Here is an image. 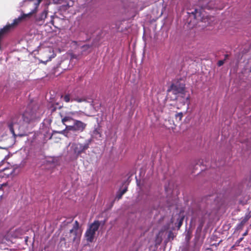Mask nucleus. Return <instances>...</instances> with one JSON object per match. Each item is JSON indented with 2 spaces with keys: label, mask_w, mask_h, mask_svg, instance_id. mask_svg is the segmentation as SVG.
<instances>
[{
  "label": "nucleus",
  "mask_w": 251,
  "mask_h": 251,
  "mask_svg": "<svg viewBox=\"0 0 251 251\" xmlns=\"http://www.w3.org/2000/svg\"><path fill=\"white\" fill-rule=\"evenodd\" d=\"M100 225V223L99 221L95 220L89 226L84 234V237L87 242H94L96 232L98 230Z\"/></svg>",
  "instance_id": "423d86ee"
},
{
  "label": "nucleus",
  "mask_w": 251,
  "mask_h": 251,
  "mask_svg": "<svg viewBox=\"0 0 251 251\" xmlns=\"http://www.w3.org/2000/svg\"><path fill=\"white\" fill-rule=\"evenodd\" d=\"M183 221V218H181L179 220L178 224V226H178V228H179L181 226V225L182 224Z\"/></svg>",
  "instance_id": "6ab92c4d"
},
{
  "label": "nucleus",
  "mask_w": 251,
  "mask_h": 251,
  "mask_svg": "<svg viewBox=\"0 0 251 251\" xmlns=\"http://www.w3.org/2000/svg\"><path fill=\"white\" fill-rule=\"evenodd\" d=\"M173 89V83L171 84L170 86L169 89H168V91H170Z\"/></svg>",
  "instance_id": "5701e85b"
},
{
  "label": "nucleus",
  "mask_w": 251,
  "mask_h": 251,
  "mask_svg": "<svg viewBox=\"0 0 251 251\" xmlns=\"http://www.w3.org/2000/svg\"><path fill=\"white\" fill-rule=\"evenodd\" d=\"M19 117H20L19 115H15V116L12 119L11 123H10L8 125V127H9L10 132H11V133H12L14 135H15V133H14V128H13V124L17 123L18 120L17 119L19 118Z\"/></svg>",
  "instance_id": "1a4fd4ad"
},
{
  "label": "nucleus",
  "mask_w": 251,
  "mask_h": 251,
  "mask_svg": "<svg viewBox=\"0 0 251 251\" xmlns=\"http://www.w3.org/2000/svg\"><path fill=\"white\" fill-rule=\"evenodd\" d=\"M93 134L95 136H96V135H99V137H100L101 136V134L99 131V129H98V128H95L93 131Z\"/></svg>",
  "instance_id": "a211bd4d"
},
{
  "label": "nucleus",
  "mask_w": 251,
  "mask_h": 251,
  "mask_svg": "<svg viewBox=\"0 0 251 251\" xmlns=\"http://www.w3.org/2000/svg\"><path fill=\"white\" fill-rule=\"evenodd\" d=\"M202 214L203 215V216H205L206 214H208L209 215H210V213H208L207 211H206V212L204 211V212H202Z\"/></svg>",
  "instance_id": "4be33fe9"
},
{
  "label": "nucleus",
  "mask_w": 251,
  "mask_h": 251,
  "mask_svg": "<svg viewBox=\"0 0 251 251\" xmlns=\"http://www.w3.org/2000/svg\"><path fill=\"white\" fill-rule=\"evenodd\" d=\"M8 164L5 161L2 160L0 162V172H3L7 169Z\"/></svg>",
  "instance_id": "f8f14e48"
},
{
  "label": "nucleus",
  "mask_w": 251,
  "mask_h": 251,
  "mask_svg": "<svg viewBox=\"0 0 251 251\" xmlns=\"http://www.w3.org/2000/svg\"><path fill=\"white\" fill-rule=\"evenodd\" d=\"M171 234H172L171 231H170L169 234V235H168L169 238H171L172 237H171Z\"/></svg>",
  "instance_id": "a878e982"
},
{
  "label": "nucleus",
  "mask_w": 251,
  "mask_h": 251,
  "mask_svg": "<svg viewBox=\"0 0 251 251\" xmlns=\"http://www.w3.org/2000/svg\"><path fill=\"white\" fill-rule=\"evenodd\" d=\"M79 224L77 221H75L73 225V228L60 239L61 242H64L65 246H69L70 243L75 244L78 245L80 241L81 232L79 231Z\"/></svg>",
  "instance_id": "7ed1b4c3"
},
{
  "label": "nucleus",
  "mask_w": 251,
  "mask_h": 251,
  "mask_svg": "<svg viewBox=\"0 0 251 251\" xmlns=\"http://www.w3.org/2000/svg\"><path fill=\"white\" fill-rule=\"evenodd\" d=\"M250 218H251V211L246 214L245 216L242 219L241 223L239 225V226H243Z\"/></svg>",
  "instance_id": "9b49d317"
},
{
  "label": "nucleus",
  "mask_w": 251,
  "mask_h": 251,
  "mask_svg": "<svg viewBox=\"0 0 251 251\" xmlns=\"http://www.w3.org/2000/svg\"><path fill=\"white\" fill-rule=\"evenodd\" d=\"M246 234H247V232L245 233L244 234V235H246Z\"/></svg>",
  "instance_id": "bb28decb"
},
{
  "label": "nucleus",
  "mask_w": 251,
  "mask_h": 251,
  "mask_svg": "<svg viewBox=\"0 0 251 251\" xmlns=\"http://www.w3.org/2000/svg\"><path fill=\"white\" fill-rule=\"evenodd\" d=\"M127 188L125 187L124 189L122 190H120L119 192H118L117 195V198L119 200L122 198L123 195L127 191Z\"/></svg>",
  "instance_id": "ddd939ff"
},
{
  "label": "nucleus",
  "mask_w": 251,
  "mask_h": 251,
  "mask_svg": "<svg viewBox=\"0 0 251 251\" xmlns=\"http://www.w3.org/2000/svg\"><path fill=\"white\" fill-rule=\"evenodd\" d=\"M199 6L201 7L200 9L195 8L194 11L188 12V14L190 15V17L198 21L199 26H206L210 24L214 18L208 16L203 9L213 8L214 6L213 5V2L209 0H201L199 2Z\"/></svg>",
  "instance_id": "f257e3e1"
},
{
  "label": "nucleus",
  "mask_w": 251,
  "mask_h": 251,
  "mask_svg": "<svg viewBox=\"0 0 251 251\" xmlns=\"http://www.w3.org/2000/svg\"><path fill=\"white\" fill-rule=\"evenodd\" d=\"M224 64V61L221 60L218 62V65L219 66H222Z\"/></svg>",
  "instance_id": "412c9836"
},
{
  "label": "nucleus",
  "mask_w": 251,
  "mask_h": 251,
  "mask_svg": "<svg viewBox=\"0 0 251 251\" xmlns=\"http://www.w3.org/2000/svg\"><path fill=\"white\" fill-rule=\"evenodd\" d=\"M74 100L77 102H82L86 101V99L84 97L82 98H75L72 100V101Z\"/></svg>",
  "instance_id": "4468645a"
},
{
  "label": "nucleus",
  "mask_w": 251,
  "mask_h": 251,
  "mask_svg": "<svg viewBox=\"0 0 251 251\" xmlns=\"http://www.w3.org/2000/svg\"><path fill=\"white\" fill-rule=\"evenodd\" d=\"M199 165L198 164H196V165H194V164L191 165L190 167V170L191 171V173H195V170H198Z\"/></svg>",
  "instance_id": "2eb2a0df"
},
{
  "label": "nucleus",
  "mask_w": 251,
  "mask_h": 251,
  "mask_svg": "<svg viewBox=\"0 0 251 251\" xmlns=\"http://www.w3.org/2000/svg\"><path fill=\"white\" fill-rule=\"evenodd\" d=\"M47 12L46 11H44L41 13V14L40 15V20H44L47 18Z\"/></svg>",
  "instance_id": "f3484780"
},
{
  "label": "nucleus",
  "mask_w": 251,
  "mask_h": 251,
  "mask_svg": "<svg viewBox=\"0 0 251 251\" xmlns=\"http://www.w3.org/2000/svg\"><path fill=\"white\" fill-rule=\"evenodd\" d=\"M32 103L28 104L27 109L22 115L23 121L25 123L29 124L40 117V113L37 111L38 106L34 105L32 107Z\"/></svg>",
  "instance_id": "39448f33"
},
{
  "label": "nucleus",
  "mask_w": 251,
  "mask_h": 251,
  "mask_svg": "<svg viewBox=\"0 0 251 251\" xmlns=\"http://www.w3.org/2000/svg\"><path fill=\"white\" fill-rule=\"evenodd\" d=\"M176 118H177V117H179V120H181V118H182V113H178V114H176Z\"/></svg>",
  "instance_id": "aec40b11"
},
{
  "label": "nucleus",
  "mask_w": 251,
  "mask_h": 251,
  "mask_svg": "<svg viewBox=\"0 0 251 251\" xmlns=\"http://www.w3.org/2000/svg\"><path fill=\"white\" fill-rule=\"evenodd\" d=\"M91 140H87L83 144L79 143H73L71 147L74 153L77 158L82 153L85 152V151L89 148Z\"/></svg>",
  "instance_id": "0eeeda50"
},
{
  "label": "nucleus",
  "mask_w": 251,
  "mask_h": 251,
  "mask_svg": "<svg viewBox=\"0 0 251 251\" xmlns=\"http://www.w3.org/2000/svg\"><path fill=\"white\" fill-rule=\"evenodd\" d=\"M61 98L66 102H69L70 101V96L69 94L66 95L64 96H62Z\"/></svg>",
  "instance_id": "dca6fc26"
},
{
  "label": "nucleus",
  "mask_w": 251,
  "mask_h": 251,
  "mask_svg": "<svg viewBox=\"0 0 251 251\" xmlns=\"http://www.w3.org/2000/svg\"><path fill=\"white\" fill-rule=\"evenodd\" d=\"M77 112H71L64 117L61 116V122L66 126L62 131L63 134L69 137L72 132L79 134L83 132L86 129L87 124L80 120L73 118V116Z\"/></svg>",
  "instance_id": "f03ea898"
},
{
  "label": "nucleus",
  "mask_w": 251,
  "mask_h": 251,
  "mask_svg": "<svg viewBox=\"0 0 251 251\" xmlns=\"http://www.w3.org/2000/svg\"><path fill=\"white\" fill-rule=\"evenodd\" d=\"M171 190L170 189H169L168 188H167V187H165V191L167 192H169Z\"/></svg>",
  "instance_id": "b1692460"
},
{
  "label": "nucleus",
  "mask_w": 251,
  "mask_h": 251,
  "mask_svg": "<svg viewBox=\"0 0 251 251\" xmlns=\"http://www.w3.org/2000/svg\"><path fill=\"white\" fill-rule=\"evenodd\" d=\"M164 232L162 230H161L159 232V233L157 234L155 240V243L156 246L159 245L162 241V236L164 235Z\"/></svg>",
  "instance_id": "9d476101"
},
{
  "label": "nucleus",
  "mask_w": 251,
  "mask_h": 251,
  "mask_svg": "<svg viewBox=\"0 0 251 251\" xmlns=\"http://www.w3.org/2000/svg\"><path fill=\"white\" fill-rule=\"evenodd\" d=\"M55 55L53 50L51 48H48L42 53V58L43 60L42 62L45 63L50 61L52 58L55 57Z\"/></svg>",
  "instance_id": "6e6552de"
},
{
  "label": "nucleus",
  "mask_w": 251,
  "mask_h": 251,
  "mask_svg": "<svg viewBox=\"0 0 251 251\" xmlns=\"http://www.w3.org/2000/svg\"><path fill=\"white\" fill-rule=\"evenodd\" d=\"M184 81L181 80L174 84V94L177 95L176 99L185 103L189 99V95L187 94Z\"/></svg>",
  "instance_id": "20e7f679"
},
{
  "label": "nucleus",
  "mask_w": 251,
  "mask_h": 251,
  "mask_svg": "<svg viewBox=\"0 0 251 251\" xmlns=\"http://www.w3.org/2000/svg\"><path fill=\"white\" fill-rule=\"evenodd\" d=\"M39 4V2H38L37 4H36V6H35V11H36V9L37 8V7L38 6Z\"/></svg>",
  "instance_id": "393cba45"
}]
</instances>
